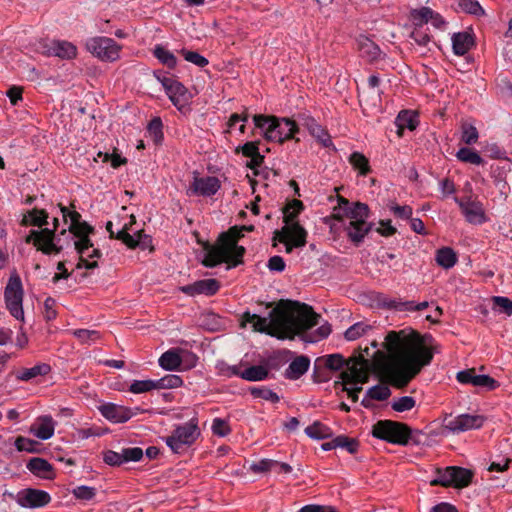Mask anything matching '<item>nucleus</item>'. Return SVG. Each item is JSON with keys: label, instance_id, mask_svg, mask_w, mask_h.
I'll return each mask as SVG.
<instances>
[{"label": "nucleus", "instance_id": "nucleus-1", "mask_svg": "<svg viewBox=\"0 0 512 512\" xmlns=\"http://www.w3.org/2000/svg\"><path fill=\"white\" fill-rule=\"evenodd\" d=\"M410 329L390 331L385 337L388 359L384 367L387 382L395 388H405L423 367L433 359L434 349L427 346L426 338Z\"/></svg>", "mask_w": 512, "mask_h": 512}, {"label": "nucleus", "instance_id": "nucleus-2", "mask_svg": "<svg viewBox=\"0 0 512 512\" xmlns=\"http://www.w3.org/2000/svg\"><path fill=\"white\" fill-rule=\"evenodd\" d=\"M321 318L313 308L299 301L280 300L268 317L246 311L242 314L241 326L252 324L253 331L265 333L278 339L293 338L316 326Z\"/></svg>", "mask_w": 512, "mask_h": 512}, {"label": "nucleus", "instance_id": "nucleus-3", "mask_svg": "<svg viewBox=\"0 0 512 512\" xmlns=\"http://www.w3.org/2000/svg\"><path fill=\"white\" fill-rule=\"evenodd\" d=\"M243 236L240 226L235 225L219 235L216 245L209 242L203 243V249L206 253L202 264L205 267L212 268L225 262L228 264L227 268L230 269L243 263L246 249L237 245V242Z\"/></svg>", "mask_w": 512, "mask_h": 512}, {"label": "nucleus", "instance_id": "nucleus-4", "mask_svg": "<svg viewBox=\"0 0 512 512\" xmlns=\"http://www.w3.org/2000/svg\"><path fill=\"white\" fill-rule=\"evenodd\" d=\"M255 127L264 130L267 141H277L280 144L294 138L299 128L295 121L289 118H279L274 115L256 114L253 116Z\"/></svg>", "mask_w": 512, "mask_h": 512}, {"label": "nucleus", "instance_id": "nucleus-5", "mask_svg": "<svg viewBox=\"0 0 512 512\" xmlns=\"http://www.w3.org/2000/svg\"><path fill=\"white\" fill-rule=\"evenodd\" d=\"M372 435L375 438L384 440L391 444L406 446L410 442L415 445L420 444V441L415 435L413 430L406 423L393 421V420H379L372 427Z\"/></svg>", "mask_w": 512, "mask_h": 512}, {"label": "nucleus", "instance_id": "nucleus-6", "mask_svg": "<svg viewBox=\"0 0 512 512\" xmlns=\"http://www.w3.org/2000/svg\"><path fill=\"white\" fill-rule=\"evenodd\" d=\"M198 419L192 418L182 425L176 426L172 434L165 437V443L176 454L183 453L200 436Z\"/></svg>", "mask_w": 512, "mask_h": 512}, {"label": "nucleus", "instance_id": "nucleus-7", "mask_svg": "<svg viewBox=\"0 0 512 512\" xmlns=\"http://www.w3.org/2000/svg\"><path fill=\"white\" fill-rule=\"evenodd\" d=\"M53 224V229L42 228L40 230H31L26 236L25 242L28 244L33 243L37 250L41 251L43 254H59L63 247L58 245L60 238L55 234L59 225L58 218H54Z\"/></svg>", "mask_w": 512, "mask_h": 512}, {"label": "nucleus", "instance_id": "nucleus-8", "mask_svg": "<svg viewBox=\"0 0 512 512\" xmlns=\"http://www.w3.org/2000/svg\"><path fill=\"white\" fill-rule=\"evenodd\" d=\"M87 50L102 61L113 62L119 58L121 46L112 38L93 37L86 42Z\"/></svg>", "mask_w": 512, "mask_h": 512}, {"label": "nucleus", "instance_id": "nucleus-9", "mask_svg": "<svg viewBox=\"0 0 512 512\" xmlns=\"http://www.w3.org/2000/svg\"><path fill=\"white\" fill-rule=\"evenodd\" d=\"M307 231L300 223H292L291 226H284L281 231L274 232V240H279L286 245V252L291 253L294 247L306 245Z\"/></svg>", "mask_w": 512, "mask_h": 512}, {"label": "nucleus", "instance_id": "nucleus-10", "mask_svg": "<svg viewBox=\"0 0 512 512\" xmlns=\"http://www.w3.org/2000/svg\"><path fill=\"white\" fill-rule=\"evenodd\" d=\"M485 417L482 415L461 414L456 417L446 415L443 419V428L453 433L479 429L483 426Z\"/></svg>", "mask_w": 512, "mask_h": 512}, {"label": "nucleus", "instance_id": "nucleus-11", "mask_svg": "<svg viewBox=\"0 0 512 512\" xmlns=\"http://www.w3.org/2000/svg\"><path fill=\"white\" fill-rule=\"evenodd\" d=\"M17 503L25 508H41L51 502L48 492L36 488H26L18 492Z\"/></svg>", "mask_w": 512, "mask_h": 512}, {"label": "nucleus", "instance_id": "nucleus-12", "mask_svg": "<svg viewBox=\"0 0 512 512\" xmlns=\"http://www.w3.org/2000/svg\"><path fill=\"white\" fill-rule=\"evenodd\" d=\"M461 208L466 220L472 224H482L486 222L483 204L478 200H473L471 197L463 199L455 198Z\"/></svg>", "mask_w": 512, "mask_h": 512}, {"label": "nucleus", "instance_id": "nucleus-13", "mask_svg": "<svg viewBox=\"0 0 512 512\" xmlns=\"http://www.w3.org/2000/svg\"><path fill=\"white\" fill-rule=\"evenodd\" d=\"M42 53L47 56H56L61 59H72L76 57L77 48L71 42L53 40L41 44Z\"/></svg>", "mask_w": 512, "mask_h": 512}, {"label": "nucleus", "instance_id": "nucleus-14", "mask_svg": "<svg viewBox=\"0 0 512 512\" xmlns=\"http://www.w3.org/2000/svg\"><path fill=\"white\" fill-rule=\"evenodd\" d=\"M70 233L79 239L75 241V249L78 254H85L90 248L93 247V243L89 238V234L94 233V228L85 221H80L76 225L69 226Z\"/></svg>", "mask_w": 512, "mask_h": 512}, {"label": "nucleus", "instance_id": "nucleus-15", "mask_svg": "<svg viewBox=\"0 0 512 512\" xmlns=\"http://www.w3.org/2000/svg\"><path fill=\"white\" fill-rule=\"evenodd\" d=\"M456 379L462 384L485 387L488 390H494L499 387V383L489 375H476L474 368L458 372Z\"/></svg>", "mask_w": 512, "mask_h": 512}, {"label": "nucleus", "instance_id": "nucleus-16", "mask_svg": "<svg viewBox=\"0 0 512 512\" xmlns=\"http://www.w3.org/2000/svg\"><path fill=\"white\" fill-rule=\"evenodd\" d=\"M116 238L121 240L130 249L139 247L141 250H154V247L152 246V237L145 234L144 230H139L134 235L126 232V230L118 231Z\"/></svg>", "mask_w": 512, "mask_h": 512}, {"label": "nucleus", "instance_id": "nucleus-17", "mask_svg": "<svg viewBox=\"0 0 512 512\" xmlns=\"http://www.w3.org/2000/svg\"><path fill=\"white\" fill-rule=\"evenodd\" d=\"M220 289V283L216 279L198 280L192 284L181 286L180 291L189 296L204 294L212 296Z\"/></svg>", "mask_w": 512, "mask_h": 512}, {"label": "nucleus", "instance_id": "nucleus-18", "mask_svg": "<svg viewBox=\"0 0 512 512\" xmlns=\"http://www.w3.org/2000/svg\"><path fill=\"white\" fill-rule=\"evenodd\" d=\"M344 230L346 231L348 239L355 245L359 246L365 236L372 230L373 223L367 221H349L347 224L344 222Z\"/></svg>", "mask_w": 512, "mask_h": 512}, {"label": "nucleus", "instance_id": "nucleus-19", "mask_svg": "<svg viewBox=\"0 0 512 512\" xmlns=\"http://www.w3.org/2000/svg\"><path fill=\"white\" fill-rule=\"evenodd\" d=\"M99 411L104 418L113 423L127 422L133 416L130 408L114 403H105L99 406Z\"/></svg>", "mask_w": 512, "mask_h": 512}, {"label": "nucleus", "instance_id": "nucleus-20", "mask_svg": "<svg viewBox=\"0 0 512 512\" xmlns=\"http://www.w3.org/2000/svg\"><path fill=\"white\" fill-rule=\"evenodd\" d=\"M165 91L173 105L176 106L179 111H183L187 108L191 94L181 82L174 79Z\"/></svg>", "mask_w": 512, "mask_h": 512}, {"label": "nucleus", "instance_id": "nucleus-21", "mask_svg": "<svg viewBox=\"0 0 512 512\" xmlns=\"http://www.w3.org/2000/svg\"><path fill=\"white\" fill-rule=\"evenodd\" d=\"M220 189V181L215 176L195 177L190 190L197 195L212 196Z\"/></svg>", "mask_w": 512, "mask_h": 512}, {"label": "nucleus", "instance_id": "nucleus-22", "mask_svg": "<svg viewBox=\"0 0 512 512\" xmlns=\"http://www.w3.org/2000/svg\"><path fill=\"white\" fill-rule=\"evenodd\" d=\"M367 364V360H365L362 356H359L358 358H350L347 360L344 366L346 367V370L340 373V378L342 381H336L335 387L340 384H353L359 375V372L364 367L363 365Z\"/></svg>", "mask_w": 512, "mask_h": 512}, {"label": "nucleus", "instance_id": "nucleus-23", "mask_svg": "<svg viewBox=\"0 0 512 512\" xmlns=\"http://www.w3.org/2000/svg\"><path fill=\"white\" fill-rule=\"evenodd\" d=\"M26 468L35 476L47 480L55 478V470L53 466L44 458L33 457L27 464Z\"/></svg>", "mask_w": 512, "mask_h": 512}, {"label": "nucleus", "instance_id": "nucleus-24", "mask_svg": "<svg viewBox=\"0 0 512 512\" xmlns=\"http://www.w3.org/2000/svg\"><path fill=\"white\" fill-rule=\"evenodd\" d=\"M310 359L308 356L300 355L292 360L285 370L284 376L290 380H297L309 369Z\"/></svg>", "mask_w": 512, "mask_h": 512}, {"label": "nucleus", "instance_id": "nucleus-25", "mask_svg": "<svg viewBox=\"0 0 512 512\" xmlns=\"http://www.w3.org/2000/svg\"><path fill=\"white\" fill-rule=\"evenodd\" d=\"M23 294L21 279L17 273H14L10 276L5 287V301H23Z\"/></svg>", "mask_w": 512, "mask_h": 512}, {"label": "nucleus", "instance_id": "nucleus-26", "mask_svg": "<svg viewBox=\"0 0 512 512\" xmlns=\"http://www.w3.org/2000/svg\"><path fill=\"white\" fill-rule=\"evenodd\" d=\"M449 471H451L450 477L452 478V487L454 488H465L469 486L474 477L472 470L459 466H452Z\"/></svg>", "mask_w": 512, "mask_h": 512}, {"label": "nucleus", "instance_id": "nucleus-27", "mask_svg": "<svg viewBox=\"0 0 512 512\" xmlns=\"http://www.w3.org/2000/svg\"><path fill=\"white\" fill-rule=\"evenodd\" d=\"M345 358L338 353L318 357L315 360L316 368H326L328 371H339L346 364Z\"/></svg>", "mask_w": 512, "mask_h": 512}, {"label": "nucleus", "instance_id": "nucleus-28", "mask_svg": "<svg viewBox=\"0 0 512 512\" xmlns=\"http://www.w3.org/2000/svg\"><path fill=\"white\" fill-rule=\"evenodd\" d=\"M474 45L473 37L468 32L455 33L452 37L453 51L456 55L466 54Z\"/></svg>", "mask_w": 512, "mask_h": 512}, {"label": "nucleus", "instance_id": "nucleus-29", "mask_svg": "<svg viewBox=\"0 0 512 512\" xmlns=\"http://www.w3.org/2000/svg\"><path fill=\"white\" fill-rule=\"evenodd\" d=\"M55 422L51 416L45 415L39 418V425L31 427V432L41 440H48L54 434Z\"/></svg>", "mask_w": 512, "mask_h": 512}, {"label": "nucleus", "instance_id": "nucleus-30", "mask_svg": "<svg viewBox=\"0 0 512 512\" xmlns=\"http://www.w3.org/2000/svg\"><path fill=\"white\" fill-rule=\"evenodd\" d=\"M398 134L402 135L404 129L415 130L419 124L418 114L409 110H402L395 121Z\"/></svg>", "mask_w": 512, "mask_h": 512}, {"label": "nucleus", "instance_id": "nucleus-31", "mask_svg": "<svg viewBox=\"0 0 512 512\" xmlns=\"http://www.w3.org/2000/svg\"><path fill=\"white\" fill-rule=\"evenodd\" d=\"M51 371V366L47 363H40L31 368H22L16 372V379L29 381L37 376H45Z\"/></svg>", "mask_w": 512, "mask_h": 512}, {"label": "nucleus", "instance_id": "nucleus-32", "mask_svg": "<svg viewBox=\"0 0 512 512\" xmlns=\"http://www.w3.org/2000/svg\"><path fill=\"white\" fill-rule=\"evenodd\" d=\"M48 213L44 209L33 208L24 215L21 220L22 226H37L42 229L43 226L48 224Z\"/></svg>", "mask_w": 512, "mask_h": 512}, {"label": "nucleus", "instance_id": "nucleus-33", "mask_svg": "<svg viewBox=\"0 0 512 512\" xmlns=\"http://www.w3.org/2000/svg\"><path fill=\"white\" fill-rule=\"evenodd\" d=\"M369 214L370 209L367 204L355 202L343 213V218L345 217L349 219V221H366L369 218Z\"/></svg>", "mask_w": 512, "mask_h": 512}, {"label": "nucleus", "instance_id": "nucleus-34", "mask_svg": "<svg viewBox=\"0 0 512 512\" xmlns=\"http://www.w3.org/2000/svg\"><path fill=\"white\" fill-rule=\"evenodd\" d=\"M306 126L311 133V135L324 146L330 147L333 145L332 140L328 132L319 125L313 118H308L306 120Z\"/></svg>", "mask_w": 512, "mask_h": 512}, {"label": "nucleus", "instance_id": "nucleus-35", "mask_svg": "<svg viewBox=\"0 0 512 512\" xmlns=\"http://www.w3.org/2000/svg\"><path fill=\"white\" fill-rule=\"evenodd\" d=\"M304 210V204L301 200L293 199L283 208L284 222L286 226H291L296 221L298 215Z\"/></svg>", "mask_w": 512, "mask_h": 512}, {"label": "nucleus", "instance_id": "nucleus-36", "mask_svg": "<svg viewBox=\"0 0 512 512\" xmlns=\"http://www.w3.org/2000/svg\"><path fill=\"white\" fill-rule=\"evenodd\" d=\"M457 259V254L450 247H442L436 251L435 261L444 269L452 268L456 264Z\"/></svg>", "mask_w": 512, "mask_h": 512}, {"label": "nucleus", "instance_id": "nucleus-37", "mask_svg": "<svg viewBox=\"0 0 512 512\" xmlns=\"http://www.w3.org/2000/svg\"><path fill=\"white\" fill-rule=\"evenodd\" d=\"M183 359L175 350L164 352L159 358V365L169 371L177 370L182 364Z\"/></svg>", "mask_w": 512, "mask_h": 512}, {"label": "nucleus", "instance_id": "nucleus-38", "mask_svg": "<svg viewBox=\"0 0 512 512\" xmlns=\"http://www.w3.org/2000/svg\"><path fill=\"white\" fill-rule=\"evenodd\" d=\"M358 46L360 56L369 62L376 60L380 54L379 47L368 38L360 40Z\"/></svg>", "mask_w": 512, "mask_h": 512}, {"label": "nucleus", "instance_id": "nucleus-39", "mask_svg": "<svg viewBox=\"0 0 512 512\" xmlns=\"http://www.w3.org/2000/svg\"><path fill=\"white\" fill-rule=\"evenodd\" d=\"M269 376V370L263 365H253L241 372V378L247 381H262Z\"/></svg>", "mask_w": 512, "mask_h": 512}, {"label": "nucleus", "instance_id": "nucleus-40", "mask_svg": "<svg viewBox=\"0 0 512 512\" xmlns=\"http://www.w3.org/2000/svg\"><path fill=\"white\" fill-rule=\"evenodd\" d=\"M305 433L312 439L322 440L332 436L331 429L320 421H315L305 428Z\"/></svg>", "mask_w": 512, "mask_h": 512}, {"label": "nucleus", "instance_id": "nucleus-41", "mask_svg": "<svg viewBox=\"0 0 512 512\" xmlns=\"http://www.w3.org/2000/svg\"><path fill=\"white\" fill-rule=\"evenodd\" d=\"M349 162L362 176H366L372 171L368 158L360 152H353L349 157Z\"/></svg>", "mask_w": 512, "mask_h": 512}, {"label": "nucleus", "instance_id": "nucleus-42", "mask_svg": "<svg viewBox=\"0 0 512 512\" xmlns=\"http://www.w3.org/2000/svg\"><path fill=\"white\" fill-rule=\"evenodd\" d=\"M153 55L159 60L161 64L168 67L169 69H174L177 65V58L175 55L164 48L162 45L155 46Z\"/></svg>", "mask_w": 512, "mask_h": 512}, {"label": "nucleus", "instance_id": "nucleus-43", "mask_svg": "<svg viewBox=\"0 0 512 512\" xmlns=\"http://www.w3.org/2000/svg\"><path fill=\"white\" fill-rule=\"evenodd\" d=\"M198 323L208 331H217L221 327V318L214 312L208 311L201 313Z\"/></svg>", "mask_w": 512, "mask_h": 512}, {"label": "nucleus", "instance_id": "nucleus-44", "mask_svg": "<svg viewBox=\"0 0 512 512\" xmlns=\"http://www.w3.org/2000/svg\"><path fill=\"white\" fill-rule=\"evenodd\" d=\"M14 445L20 452L25 451L28 453H39L41 451L40 446L42 444L36 440L26 438L24 436H18L15 439Z\"/></svg>", "mask_w": 512, "mask_h": 512}, {"label": "nucleus", "instance_id": "nucleus-45", "mask_svg": "<svg viewBox=\"0 0 512 512\" xmlns=\"http://www.w3.org/2000/svg\"><path fill=\"white\" fill-rule=\"evenodd\" d=\"M456 157L462 162L474 165H482L484 163L483 158L476 151L467 147L460 148Z\"/></svg>", "mask_w": 512, "mask_h": 512}, {"label": "nucleus", "instance_id": "nucleus-46", "mask_svg": "<svg viewBox=\"0 0 512 512\" xmlns=\"http://www.w3.org/2000/svg\"><path fill=\"white\" fill-rule=\"evenodd\" d=\"M452 466H448L444 469L438 468L436 470L437 478L431 480V486H442V487H452L453 481L450 477L451 471H449Z\"/></svg>", "mask_w": 512, "mask_h": 512}, {"label": "nucleus", "instance_id": "nucleus-47", "mask_svg": "<svg viewBox=\"0 0 512 512\" xmlns=\"http://www.w3.org/2000/svg\"><path fill=\"white\" fill-rule=\"evenodd\" d=\"M391 396V390L385 385H374L367 390V397L376 401H385Z\"/></svg>", "mask_w": 512, "mask_h": 512}, {"label": "nucleus", "instance_id": "nucleus-48", "mask_svg": "<svg viewBox=\"0 0 512 512\" xmlns=\"http://www.w3.org/2000/svg\"><path fill=\"white\" fill-rule=\"evenodd\" d=\"M148 132L152 136L155 144H160L163 140V123L160 117H154L148 124Z\"/></svg>", "mask_w": 512, "mask_h": 512}, {"label": "nucleus", "instance_id": "nucleus-49", "mask_svg": "<svg viewBox=\"0 0 512 512\" xmlns=\"http://www.w3.org/2000/svg\"><path fill=\"white\" fill-rule=\"evenodd\" d=\"M433 10L429 7H422L421 9H415L411 12L412 20L415 26L422 27L424 24L430 21Z\"/></svg>", "mask_w": 512, "mask_h": 512}, {"label": "nucleus", "instance_id": "nucleus-50", "mask_svg": "<svg viewBox=\"0 0 512 512\" xmlns=\"http://www.w3.org/2000/svg\"><path fill=\"white\" fill-rule=\"evenodd\" d=\"M336 445L337 448H343L347 450L350 454H355L359 449L360 443L355 438H350L345 435H339L336 437Z\"/></svg>", "mask_w": 512, "mask_h": 512}, {"label": "nucleus", "instance_id": "nucleus-51", "mask_svg": "<svg viewBox=\"0 0 512 512\" xmlns=\"http://www.w3.org/2000/svg\"><path fill=\"white\" fill-rule=\"evenodd\" d=\"M416 405V401L411 396H403L393 400L391 408L396 412H404L413 409Z\"/></svg>", "mask_w": 512, "mask_h": 512}, {"label": "nucleus", "instance_id": "nucleus-52", "mask_svg": "<svg viewBox=\"0 0 512 512\" xmlns=\"http://www.w3.org/2000/svg\"><path fill=\"white\" fill-rule=\"evenodd\" d=\"M179 53L184 57L186 61L193 63L198 67H205L209 63L208 59L200 55L198 52L183 48L179 51Z\"/></svg>", "mask_w": 512, "mask_h": 512}, {"label": "nucleus", "instance_id": "nucleus-53", "mask_svg": "<svg viewBox=\"0 0 512 512\" xmlns=\"http://www.w3.org/2000/svg\"><path fill=\"white\" fill-rule=\"evenodd\" d=\"M72 495L78 500L90 501L95 497L96 489L94 487L81 485L72 490Z\"/></svg>", "mask_w": 512, "mask_h": 512}, {"label": "nucleus", "instance_id": "nucleus-54", "mask_svg": "<svg viewBox=\"0 0 512 512\" xmlns=\"http://www.w3.org/2000/svg\"><path fill=\"white\" fill-rule=\"evenodd\" d=\"M250 393L255 398H262L264 400L271 401L272 403H278L280 401L279 396L270 389L267 388H256L250 389Z\"/></svg>", "mask_w": 512, "mask_h": 512}, {"label": "nucleus", "instance_id": "nucleus-55", "mask_svg": "<svg viewBox=\"0 0 512 512\" xmlns=\"http://www.w3.org/2000/svg\"><path fill=\"white\" fill-rule=\"evenodd\" d=\"M369 328V325H364L363 323L358 322L349 327L345 331L344 336L348 341H353L365 334L366 330Z\"/></svg>", "mask_w": 512, "mask_h": 512}, {"label": "nucleus", "instance_id": "nucleus-56", "mask_svg": "<svg viewBox=\"0 0 512 512\" xmlns=\"http://www.w3.org/2000/svg\"><path fill=\"white\" fill-rule=\"evenodd\" d=\"M458 5L463 11H465L469 14H473V15H483L484 14L483 8L476 0H458Z\"/></svg>", "mask_w": 512, "mask_h": 512}, {"label": "nucleus", "instance_id": "nucleus-57", "mask_svg": "<svg viewBox=\"0 0 512 512\" xmlns=\"http://www.w3.org/2000/svg\"><path fill=\"white\" fill-rule=\"evenodd\" d=\"M73 334L83 343H90L100 339V333L96 330L77 329Z\"/></svg>", "mask_w": 512, "mask_h": 512}, {"label": "nucleus", "instance_id": "nucleus-58", "mask_svg": "<svg viewBox=\"0 0 512 512\" xmlns=\"http://www.w3.org/2000/svg\"><path fill=\"white\" fill-rule=\"evenodd\" d=\"M123 463L126 462H137L143 457V450L139 447L124 448L121 452Z\"/></svg>", "mask_w": 512, "mask_h": 512}, {"label": "nucleus", "instance_id": "nucleus-59", "mask_svg": "<svg viewBox=\"0 0 512 512\" xmlns=\"http://www.w3.org/2000/svg\"><path fill=\"white\" fill-rule=\"evenodd\" d=\"M278 464V461L272 460V459H262L256 463H253L250 467V469L254 473H265L268 472L274 468H276V465Z\"/></svg>", "mask_w": 512, "mask_h": 512}, {"label": "nucleus", "instance_id": "nucleus-60", "mask_svg": "<svg viewBox=\"0 0 512 512\" xmlns=\"http://www.w3.org/2000/svg\"><path fill=\"white\" fill-rule=\"evenodd\" d=\"M494 307H497L501 313L508 316L512 315V300L503 296H494L492 298Z\"/></svg>", "mask_w": 512, "mask_h": 512}, {"label": "nucleus", "instance_id": "nucleus-61", "mask_svg": "<svg viewBox=\"0 0 512 512\" xmlns=\"http://www.w3.org/2000/svg\"><path fill=\"white\" fill-rule=\"evenodd\" d=\"M258 145H259L258 141L246 142L244 145L236 147L235 153L236 154L242 153L243 156L248 157V158L255 156L257 153H259Z\"/></svg>", "mask_w": 512, "mask_h": 512}, {"label": "nucleus", "instance_id": "nucleus-62", "mask_svg": "<svg viewBox=\"0 0 512 512\" xmlns=\"http://www.w3.org/2000/svg\"><path fill=\"white\" fill-rule=\"evenodd\" d=\"M152 386L153 380H134L129 387V391L134 394H140L151 391Z\"/></svg>", "mask_w": 512, "mask_h": 512}, {"label": "nucleus", "instance_id": "nucleus-63", "mask_svg": "<svg viewBox=\"0 0 512 512\" xmlns=\"http://www.w3.org/2000/svg\"><path fill=\"white\" fill-rule=\"evenodd\" d=\"M212 431L215 435L224 437L231 432V429L225 420L221 418H215L212 424Z\"/></svg>", "mask_w": 512, "mask_h": 512}, {"label": "nucleus", "instance_id": "nucleus-64", "mask_svg": "<svg viewBox=\"0 0 512 512\" xmlns=\"http://www.w3.org/2000/svg\"><path fill=\"white\" fill-rule=\"evenodd\" d=\"M331 331V325L328 322H325L310 335L308 341L316 342L318 340L327 338L330 335Z\"/></svg>", "mask_w": 512, "mask_h": 512}]
</instances>
